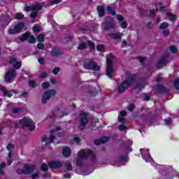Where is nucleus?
<instances>
[{"label": "nucleus", "mask_w": 179, "mask_h": 179, "mask_svg": "<svg viewBox=\"0 0 179 179\" xmlns=\"http://www.w3.org/2000/svg\"><path fill=\"white\" fill-rule=\"evenodd\" d=\"M87 159L90 162H96V155L92 150H82L78 152V155L76 162V164L78 166L83 165V160Z\"/></svg>", "instance_id": "1"}, {"label": "nucleus", "mask_w": 179, "mask_h": 179, "mask_svg": "<svg viewBox=\"0 0 179 179\" xmlns=\"http://www.w3.org/2000/svg\"><path fill=\"white\" fill-rule=\"evenodd\" d=\"M134 80H135V76L130 75L126 79V80H124L123 83H122L118 85L117 89V92L119 93H123V92H125V90H127L129 86H131L134 83Z\"/></svg>", "instance_id": "2"}, {"label": "nucleus", "mask_w": 179, "mask_h": 179, "mask_svg": "<svg viewBox=\"0 0 179 179\" xmlns=\"http://www.w3.org/2000/svg\"><path fill=\"white\" fill-rule=\"evenodd\" d=\"M113 61H114V56L108 55L106 57V75L111 79L114 76V67H113Z\"/></svg>", "instance_id": "3"}, {"label": "nucleus", "mask_w": 179, "mask_h": 179, "mask_svg": "<svg viewBox=\"0 0 179 179\" xmlns=\"http://www.w3.org/2000/svg\"><path fill=\"white\" fill-rule=\"evenodd\" d=\"M59 131H61V127H55L53 130L50 131V136L49 138H47L46 136L42 137V142H45L48 141L50 143H52L55 139V135H59Z\"/></svg>", "instance_id": "4"}, {"label": "nucleus", "mask_w": 179, "mask_h": 179, "mask_svg": "<svg viewBox=\"0 0 179 179\" xmlns=\"http://www.w3.org/2000/svg\"><path fill=\"white\" fill-rule=\"evenodd\" d=\"M84 68L90 71H100L101 67L96 62L88 60L84 63Z\"/></svg>", "instance_id": "5"}, {"label": "nucleus", "mask_w": 179, "mask_h": 179, "mask_svg": "<svg viewBox=\"0 0 179 179\" xmlns=\"http://www.w3.org/2000/svg\"><path fill=\"white\" fill-rule=\"evenodd\" d=\"M20 124L30 130H33L35 128L34 122L29 117L22 118L20 121Z\"/></svg>", "instance_id": "6"}, {"label": "nucleus", "mask_w": 179, "mask_h": 179, "mask_svg": "<svg viewBox=\"0 0 179 179\" xmlns=\"http://www.w3.org/2000/svg\"><path fill=\"white\" fill-rule=\"evenodd\" d=\"M41 5L37 4L36 6L32 7H26L25 10H28L29 12H31V17L34 19V17H37V15L38 10H41Z\"/></svg>", "instance_id": "7"}, {"label": "nucleus", "mask_w": 179, "mask_h": 179, "mask_svg": "<svg viewBox=\"0 0 179 179\" xmlns=\"http://www.w3.org/2000/svg\"><path fill=\"white\" fill-rule=\"evenodd\" d=\"M57 94V92L54 90L45 92L42 96V103H45L51 97H54Z\"/></svg>", "instance_id": "8"}, {"label": "nucleus", "mask_w": 179, "mask_h": 179, "mask_svg": "<svg viewBox=\"0 0 179 179\" xmlns=\"http://www.w3.org/2000/svg\"><path fill=\"white\" fill-rule=\"evenodd\" d=\"M36 167L33 165L26 164L24 169H18L17 173L18 174H30V173H33V171H34Z\"/></svg>", "instance_id": "9"}, {"label": "nucleus", "mask_w": 179, "mask_h": 179, "mask_svg": "<svg viewBox=\"0 0 179 179\" xmlns=\"http://www.w3.org/2000/svg\"><path fill=\"white\" fill-rule=\"evenodd\" d=\"M16 78V71L10 69L6 72L5 80L6 82H12Z\"/></svg>", "instance_id": "10"}, {"label": "nucleus", "mask_w": 179, "mask_h": 179, "mask_svg": "<svg viewBox=\"0 0 179 179\" xmlns=\"http://www.w3.org/2000/svg\"><path fill=\"white\" fill-rule=\"evenodd\" d=\"M80 129H84L85 127H86V124L88 122L87 113L81 112L80 114Z\"/></svg>", "instance_id": "11"}, {"label": "nucleus", "mask_w": 179, "mask_h": 179, "mask_svg": "<svg viewBox=\"0 0 179 179\" xmlns=\"http://www.w3.org/2000/svg\"><path fill=\"white\" fill-rule=\"evenodd\" d=\"M140 152H141V154L142 155L143 159L148 163H150V162L153 160L152 159V157H150V155H149L148 149H141Z\"/></svg>", "instance_id": "12"}, {"label": "nucleus", "mask_w": 179, "mask_h": 179, "mask_svg": "<svg viewBox=\"0 0 179 179\" xmlns=\"http://www.w3.org/2000/svg\"><path fill=\"white\" fill-rule=\"evenodd\" d=\"M106 22L103 23V27L105 30H111L112 29H115L116 25L114 23V20H108V18L106 19Z\"/></svg>", "instance_id": "13"}, {"label": "nucleus", "mask_w": 179, "mask_h": 179, "mask_svg": "<svg viewBox=\"0 0 179 179\" xmlns=\"http://www.w3.org/2000/svg\"><path fill=\"white\" fill-rule=\"evenodd\" d=\"M20 40L21 41L28 40L29 43H30L31 44L36 43V38L34 36H30V34H29L28 32L23 34Z\"/></svg>", "instance_id": "14"}, {"label": "nucleus", "mask_w": 179, "mask_h": 179, "mask_svg": "<svg viewBox=\"0 0 179 179\" xmlns=\"http://www.w3.org/2000/svg\"><path fill=\"white\" fill-rule=\"evenodd\" d=\"M128 160V157H120L117 161H115L114 159H112L110 161V164L113 166H115L117 167H120V166H122L124 164V162H127Z\"/></svg>", "instance_id": "15"}, {"label": "nucleus", "mask_w": 179, "mask_h": 179, "mask_svg": "<svg viewBox=\"0 0 179 179\" xmlns=\"http://www.w3.org/2000/svg\"><path fill=\"white\" fill-rule=\"evenodd\" d=\"M24 27V24L23 22L18 23L13 29H9V34H16V33H19L22 29Z\"/></svg>", "instance_id": "16"}, {"label": "nucleus", "mask_w": 179, "mask_h": 179, "mask_svg": "<svg viewBox=\"0 0 179 179\" xmlns=\"http://www.w3.org/2000/svg\"><path fill=\"white\" fill-rule=\"evenodd\" d=\"M8 62L9 64H11V65L13 66L15 69H19V68L22 66V62L17 61L15 57L10 58Z\"/></svg>", "instance_id": "17"}, {"label": "nucleus", "mask_w": 179, "mask_h": 179, "mask_svg": "<svg viewBox=\"0 0 179 179\" xmlns=\"http://www.w3.org/2000/svg\"><path fill=\"white\" fill-rule=\"evenodd\" d=\"M48 167H50L51 169H59V167L62 166V164H61V162L54 161L48 162Z\"/></svg>", "instance_id": "18"}, {"label": "nucleus", "mask_w": 179, "mask_h": 179, "mask_svg": "<svg viewBox=\"0 0 179 179\" xmlns=\"http://www.w3.org/2000/svg\"><path fill=\"white\" fill-rule=\"evenodd\" d=\"M117 19L119 22H121V27L122 29H127V27L128 24H127V22H125V20H124V17L122 15H117Z\"/></svg>", "instance_id": "19"}, {"label": "nucleus", "mask_w": 179, "mask_h": 179, "mask_svg": "<svg viewBox=\"0 0 179 179\" xmlns=\"http://www.w3.org/2000/svg\"><path fill=\"white\" fill-rule=\"evenodd\" d=\"M71 152L72 151L71 150V148L65 147L63 148L62 155L64 157H69V156H71Z\"/></svg>", "instance_id": "20"}, {"label": "nucleus", "mask_w": 179, "mask_h": 179, "mask_svg": "<svg viewBox=\"0 0 179 179\" xmlns=\"http://www.w3.org/2000/svg\"><path fill=\"white\" fill-rule=\"evenodd\" d=\"M166 62H167V59L164 58L159 61V62L157 64V67L163 68V66H164V65H166Z\"/></svg>", "instance_id": "21"}, {"label": "nucleus", "mask_w": 179, "mask_h": 179, "mask_svg": "<svg viewBox=\"0 0 179 179\" xmlns=\"http://www.w3.org/2000/svg\"><path fill=\"white\" fill-rule=\"evenodd\" d=\"M64 167L69 171H72V170L73 169V167H72V163H71V162H69V161H66L65 162Z\"/></svg>", "instance_id": "22"}, {"label": "nucleus", "mask_w": 179, "mask_h": 179, "mask_svg": "<svg viewBox=\"0 0 179 179\" xmlns=\"http://www.w3.org/2000/svg\"><path fill=\"white\" fill-rule=\"evenodd\" d=\"M0 90L3 92L4 96H6L7 97H12V94L9 93L4 87H1Z\"/></svg>", "instance_id": "23"}, {"label": "nucleus", "mask_w": 179, "mask_h": 179, "mask_svg": "<svg viewBox=\"0 0 179 179\" xmlns=\"http://www.w3.org/2000/svg\"><path fill=\"white\" fill-rule=\"evenodd\" d=\"M97 10H98V13L99 15V16L101 17L103 16H104V6H99L97 8Z\"/></svg>", "instance_id": "24"}, {"label": "nucleus", "mask_w": 179, "mask_h": 179, "mask_svg": "<svg viewBox=\"0 0 179 179\" xmlns=\"http://www.w3.org/2000/svg\"><path fill=\"white\" fill-rule=\"evenodd\" d=\"M110 37H112V38H116V39L121 38V37H122V34L120 32L110 34Z\"/></svg>", "instance_id": "25"}, {"label": "nucleus", "mask_w": 179, "mask_h": 179, "mask_svg": "<svg viewBox=\"0 0 179 179\" xmlns=\"http://www.w3.org/2000/svg\"><path fill=\"white\" fill-rule=\"evenodd\" d=\"M127 115V112L125 110H122L120 112V116H119L118 120L120 122H124V117Z\"/></svg>", "instance_id": "26"}, {"label": "nucleus", "mask_w": 179, "mask_h": 179, "mask_svg": "<svg viewBox=\"0 0 179 179\" xmlns=\"http://www.w3.org/2000/svg\"><path fill=\"white\" fill-rule=\"evenodd\" d=\"M166 16L171 20L172 22L177 19V17L175 15H173L170 13H166Z\"/></svg>", "instance_id": "27"}, {"label": "nucleus", "mask_w": 179, "mask_h": 179, "mask_svg": "<svg viewBox=\"0 0 179 179\" xmlns=\"http://www.w3.org/2000/svg\"><path fill=\"white\" fill-rule=\"evenodd\" d=\"M33 31L34 33H40L41 31V27L38 25H35L33 27Z\"/></svg>", "instance_id": "28"}, {"label": "nucleus", "mask_w": 179, "mask_h": 179, "mask_svg": "<svg viewBox=\"0 0 179 179\" xmlns=\"http://www.w3.org/2000/svg\"><path fill=\"white\" fill-rule=\"evenodd\" d=\"M145 87V82L140 83L137 85L136 89L138 90H141V89H143Z\"/></svg>", "instance_id": "29"}, {"label": "nucleus", "mask_w": 179, "mask_h": 179, "mask_svg": "<svg viewBox=\"0 0 179 179\" xmlns=\"http://www.w3.org/2000/svg\"><path fill=\"white\" fill-rule=\"evenodd\" d=\"M37 41H39V43H43V41H44V35L39 34L37 36Z\"/></svg>", "instance_id": "30"}, {"label": "nucleus", "mask_w": 179, "mask_h": 179, "mask_svg": "<svg viewBox=\"0 0 179 179\" xmlns=\"http://www.w3.org/2000/svg\"><path fill=\"white\" fill-rule=\"evenodd\" d=\"M170 50L171 51V52H173V54H176V52H177L178 51V48H177L176 46L172 45L170 47Z\"/></svg>", "instance_id": "31"}, {"label": "nucleus", "mask_w": 179, "mask_h": 179, "mask_svg": "<svg viewBox=\"0 0 179 179\" xmlns=\"http://www.w3.org/2000/svg\"><path fill=\"white\" fill-rule=\"evenodd\" d=\"M12 152H9L8 155V166L10 165V164L12 163Z\"/></svg>", "instance_id": "32"}, {"label": "nucleus", "mask_w": 179, "mask_h": 179, "mask_svg": "<svg viewBox=\"0 0 179 179\" xmlns=\"http://www.w3.org/2000/svg\"><path fill=\"white\" fill-rule=\"evenodd\" d=\"M173 85L176 90H179V80H176L173 83Z\"/></svg>", "instance_id": "33"}, {"label": "nucleus", "mask_w": 179, "mask_h": 179, "mask_svg": "<svg viewBox=\"0 0 179 179\" xmlns=\"http://www.w3.org/2000/svg\"><path fill=\"white\" fill-rule=\"evenodd\" d=\"M52 55H54V57H58V55H59V50H55V49H53L52 51Z\"/></svg>", "instance_id": "34"}, {"label": "nucleus", "mask_w": 179, "mask_h": 179, "mask_svg": "<svg viewBox=\"0 0 179 179\" xmlns=\"http://www.w3.org/2000/svg\"><path fill=\"white\" fill-rule=\"evenodd\" d=\"M106 10H108V12H109V13H110V15H115V12H114L112 9H111V6H108L106 8Z\"/></svg>", "instance_id": "35"}, {"label": "nucleus", "mask_w": 179, "mask_h": 179, "mask_svg": "<svg viewBox=\"0 0 179 179\" xmlns=\"http://www.w3.org/2000/svg\"><path fill=\"white\" fill-rule=\"evenodd\" d=\"M85 48H86V43H80L78 45V50H85Z\"/></svg>", "instance_id": "36"}, {"label": "nucleus", "mask_w": 179, "mask_h": 179, "mask_svg": "<svg viewBox=\"0 0 179 179\" xmlns=\"http://www.w3.org/2000/svg\"><path fill=\"white\" fill-rule=\"evenodd\" d=\"M96 50L98 51H104V45H98L96 46Z\"/></svg>", "instance_id": "37"}, {"label": "nucleus", "mask_w": 179, "mask_h": 179, "mask_svg": "<svg viewBox=\"0 0 179 179\" xmlns=\"http://www.w3.org/2000/svg\"><path fill=\"white\" fill-rule=\"evenodd\" d=\"M24 17V15L23 14L18 13L15 15V18L17 19H23Z\"/></svg>", "instance_id": "38"}, {"label": "nucleus", "mask_w": 179, "mask_h": 179, "mask_svg": "<svg viewBox=\"0 0 179 179\" xmlns=\"http://www.w3.org/2000/svg\"><path fill=\"white\" fill-rule=\"evenodd\" d=\"M108 141H109L108 137H102V138H101V143H106V142H108Z\"/></svg>", "instance_id": "39"}, {"label": "nucleus", "mask_w": 179, "mask_h": 179, "mask_svg": "<svg viewBox=\"0 0 179 179\" xmlns=\"http://www.w3.org/2000/svg\"><path fill=\"white\" fill-rule=\"evenodd\" d=\"M42 87L43 89H48V87H50V83L47 82L43 83Z\"/></svg>", "instance_id": "40"}, {"label": "nucleus", "mask_w": 179, "mask_h": 179, "mask_svg": "<svg viewBox=\"0 0 179 179\" xmlns=\"http://www.w3.org/2000/svg\"><path fill=\"white\" fill-rule=\"evenodd\" d=\"M169 27V24L164 22L159 26V29H166Z\"/></svg>", "instance_id": "41"}, {"label": "nucleus", "mask_w": 179, "mask_h": 179, "mask_svg": "<svg viewBox=\"0 0 179 179\" xmlns=\"http://www.w3.org/2000/svg\"><path fill=\"white\" fill-rule=\"evenodd\" d=\"M29 85L31 87H36V82L33 81V80H29Z\"/></svg>", "instance_id": "42"}, {"label": "nucleus", "mask_w": 179, "mask_h": 179, "mask_svg": "<svg viewBox=\"0 0 179 179\" xmlns=\"http://www.w3.org/2000/svg\"><path fill=\"white\" fill-rule=\"evenodd\" d=\"M164 37H167L170 34V31L169 29H165L163 33Z\"/></svg>", "instance_id": "43"}, {"label": "nucleus", "mask_w": 179, "mask_h": 179, "mask_svg": "<svg viewBox=\"0 0 179 179\" xmlns=\"http://www.w3.org/2000/svg\"><path fill=\"white\" fill-rule=\"evenodd\" d=\"M42 170L43 171H47L48 170V166H47V164H42Z\"/></svg>", "instance_id": "44"}, {"label": "nucleus", "mask_w": 179, "mask_h": 179, "mask_svg": "<svg viewBox=\"0 0 179 179\" xmlns=\"http://www.w3.org/2000/svg\"><path fill=\"white\" fill-rule=\"evenodd\" d=\"M59 71H60L59 68L55 67V68L53 69L52 72H53V73H54L55 75H57V73H58V72H59Z\"/></svg>", "instance_id": "45"}, {"label": "nucleus", "mask_w": 179, "mask_h": 179, "mask_svg": "<svg viewBox=\"0 0 179 179\" xmlns=\"http://www.w3.org/2000/svg\"><path fill=\"white\" fill-rule=\"evenodd\" d=\"M37 48H38V50H44V45L43 43H38Z\"/></svg>", "instance_id": "46"}, {"label": "nucleus", "mask_w": 179, "mask_h": 179, "mask_svg": "<svg viewBox=\"0 0 179 179\" xmlns=\"http://www.w3.org/2000/svg\"><path fill=\"white\" fill-rule=\"evenodd\" d=\"M48 76V74L46 72H43L40 75V78H47Z\"/></svg>", "instance_id": "47"}, {"label": "nucleus", "mask_w": 179, "mask_h": 179, "mask_svg": "<svg viewBox=\"0 0 179 179\" xmlns=\"http://www.w3.org/2000/svg\"><path fill=\"white\" fill-rule=\"evenodd\" d=\"M5 167V163H2L0 166V174H3V172L2 171V169Z\"/></svg>", "instance_id": "48"}, {"label": "nucleus", "mask_w": 179, "mask_h": 179, "mask_svg": "<svg viewBox=\"0 0 179 179\" xmlns=\"http://www.w3.org/2000/svg\"><path fill=\"white\" fill-rule=\"evenodd\" d=\"M12 149H13V145L12 144H8L7 145V150H9V152H10V150H12Z\"/></svg>", "instance_id": "49"}, {"label": "nucleus", "mask_w": 179, "mask_h": 179, "mask_svg": "<svg viewBox=\"0 0 179 179\" xmlns=\"http://www.w3.org/2000/svg\"><path fill=\"white\" fill-rule=\"evenodd\" d=\"M18 97H27V92H22L21 94L18 95Z\"/></svg>", "instance_id": "50"}, {"label": "nucleus", "mask_w": 179, "mask_h": 179, "mask_svg": "<svg viewBox=\"0 0 179 179\" xmlns=\"http://www.w3.org/2000/svg\"><path fill=\"white\" fill-rule=\"evenodd\" d=\"M88 45L90 47V48H94V44L92 43L91 41H87Z\"/></svg>", "instance_id": "51"}, {"label": "nucleus", "mask_w": 179, "mask_h": 179, "mask_svg": "<svg viewBox=\"0 0 179 179\" xmlns=\"http://www.w3.org/2000/svg\"><path fill=\"white\" fill-rule=\"evenodd\" d=\"M125 128H127V127H125L124 125H120L118 127V129L120 131H124V129H125Z\"/></svg>", "instance_id": "52"}, {"label": "nucleus", "mask_w": 179, "mask_h": 179, "mask_svg": "<svg viewBox=\"0 0 179 179\" xmlns=\"http://www.w3.org/2000/svg\"><path fill=\"white\" fill-rule=\"evenodd\" d=\"M31 177L33 179L38 178V173H34Z\"/></svg>", "instance_id": "53"}, {"label": "nucleus", "mask_w": 179, "mask_h": 179, "mask_svg": "<svg viewBox=\"0 0 179 179\" xmlns=\"http://www.w3.org/2000/svg\"><path fill=\"white\" fill-rule=\"evenodd\" d=\"M129 111H133L134 110V104H130L129 106Z\"/></svg>", "instance_id": "54"}, {"label": "nucleus", "mask_w": 179, "mask_h": 179, "mask_svg": "<svg viewBox=\"0 0 179 179\" xmlns=\"http://www.w3.org/2000/svg\"><path fill=\"white\" fill-rule=\"evenodd\" d=\"M95 145H100L101 143V138L100 140H95L94 141Z\"/></svg>", "instance_id": "55"}, {"label": "nucleus", "mask_w": 179, "mask_h": 179, "mask_svg": "<svg viewBox=\"0 0 179 179\" xmlns=\"http://www.w3.org/2000/svg\"><path fill=\"white\" fill-rule=\"evenodd\" d=\"M59 2H61V0H53L52 1V3H53L54 5L57 4V3H59Z\"/></svg>", "instance_id": "56"}, {"label": "nucleus", "mask_w": 179, "mask_h": 179, "mask_svg": "<svg viewBox=\"0 0 179 179\" xmlns=\"http://www.w3.org/2000/svg\"><path fill=\"white\" fill-rule=\"evenodd\" d=\"M145 57H138V61L142 64L145 61Z\"/></svg>", "instance_id": "57"}, {"label": "nucleus", "mask_w": 179, "mask_h": 179, "mask_svg": "<svg viewBox=\"0 0 179 179\" xmlns=\"http://www.w3.org/2000/svg\"><path fill=\"white\" fill-rule=\"evenodd\" d=\"M172 122L171 120H168L166 121V125H171Z\"/></svg>", "instance_id": "58"}, {"label": "nucleus", "mask_w": 179, "mask_h": 179, "mask_svg": "<svg viewBox=\"0 0 179 179\" xmlns=\"http://www.w3.org/2000/svg\"><path fill=\"white\" fill-rule=\"evenodd\" d=\"M64 178H71V174L66 173L64 175Z\"/></svg>", "instance_id": "59"}, {"label": "nucleus", "mask_w": 179, "mask_h": 179, "mask_svg": "<svg viewBox=\"0 0 179 179\" xmlns=\"http://www.w3.org/2000/svg\"><path fill=\"white\" fill-rule=\"evenodd\" d=\"M156 12H157V10H151L150 12V15H155V13H156Z\"/></svg>", "instance_id": "60"}, {"label": "nucleus", "mask_w": 179, "mask_h": 179, "mask_svg": "<svg viewBox=\"0 0 179 179\" xmlns=\"http://www.w3.org/2000/svg\"><path fill=\"white\" fill-rule=\"evenodd\" d=\"M74 142H80V138H79V137H76L73 139Z\"/></svg>", "instance_id": "61"}, {"label": "nucleus", "mask_w": 179, "mask_h": 179, "mask_svg": "<svg viewBox=\"0 0 179 179\" xmlns=\"http://www.w3.org/2000/svg\"><path fill=\"white\" fill-rule=\"evenodd\" d=\"M159 6L160 8V10L162 11V9H164V7L163 6V5L162 4V3H159Z\"/></svg>", "instance_id": "62"}, {"label": "nucleus", "mask_w": 179, "mask_h": 179, "mask_svg": "<svg viewBox=\"0 0 179 179\" xmlns=\"http://www.w3.org/2000/svg\"><path fill=\"white\" fill-rule=\"evenodd\" d=\"M38 62H39L40 64H43V63H44V59H43V58L39 59H38Z\"/></svg>", "instance_id": "63"}, {"label": "nucleus", "mask_w": 179, "mask_h": 179, "mask_svg": "<svg viewBox=\"0 0 179 179\" xmlns=\"http://www.w3.org/2000/svg\"><path fill=\"white\" fill-rule=\"evenodd\" d=\"M122 47H125L127 45V41H124L122 44Z\"/></svg>", "instance_id": "64"}]
</instances>
